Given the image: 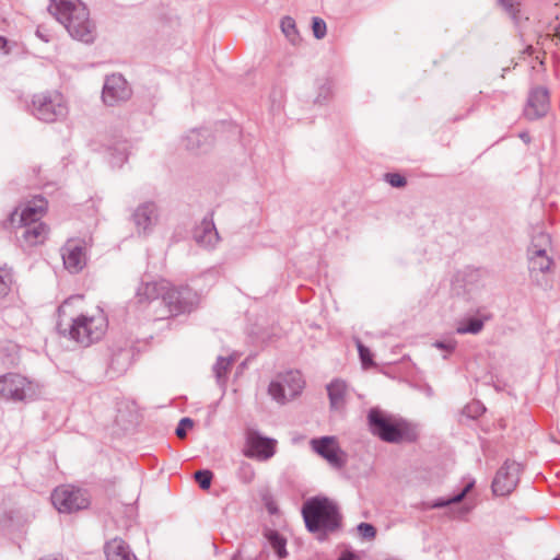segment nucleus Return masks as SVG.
<instances>
[{
  "label": "nucleus",
  "instance_id": "nucleus-1",
  "mask_svg": "<svg viewBox=\"0 0 560 560\" xmlns=\"http://www.w3.org/2000/svg\"><path fill=\"white\" fill-rule=\"evenodd\" d=\"M48 11L66 27L72 38L84 44H92L95 40L96 26L81 0H52Z\"/></svg>",
  "mask_w": 560,
  "mask_h": 560
},
{
  "label": "nucleus",
  "instance_id": "nucleus-2",
  "mask_svg": "<svg viewBox=\"0 0 560 560\" xmlns=\"http://www.w3.org/2000/svg\"><path fill=\"white\" fill-rule=\"evenodd\" d=\"M46 208L47 201L36 197L21 211L15 209L8 219L10 226L23 229L22 238L30 246L42 244L47 237L48 228L40 222Z\"/></svg>",
  "mask_w": 560,
  "mask_h": 560
},
{
  "label": "nucleus",
  "instance_id": "nucleus-3",
  "mask_svg": "<svg viewBox=\"0 0 560 560\" xmlns=\"http://www.w3.org/2000/svg\"><path fill=\"white\" fill-rule=\"evenodd\" d=\"M302 515L311 533L327 534L340 527L338 506L325 497L308 499L302 506Z\"/></svg>",
  "mask_w": 560,
  "mask_h": 560
},
{
  "label": "nucleus",
  "instance_id": "nucleus-4",
  "mask_svg": "<svg viewBox=\"0 0 560 560\" xmlns=\"http://www.w3.org/2000/svg\"><path fill=\"white\" fill-rule=\"evenodd\" d=\"M106 328L107 319L102 312L93 316L79 315L71 318L69 323L63 324L62 320H59L57 324L60 335L85 347L100 340Z\"/></svg>",
  "mask_w": 560,
  "mask_h": 560
},
{
  "label": "nucleus",
  "instance_id": "nucleus-5",
  "mask_svg": "<svg viewBox=\"0 0 560 560\" xmlns=\"http://www.w3.org/2000/svg\"><path fill=\"white\" fill-rule=\"evenodd\" d=\"M368 422L372 434L384 442H412L417 438L415 430L406 421L386 415L377 408L369 411Z\"/></svg>",
  "mask_w": 560,
  "mask_h": 560
},
{
  "label": "nucleus",
  "instance_id": "nucleus-6",
  "mask_svg": "<svg viewBox=\"0 0 560 560\" xmlns=\"http://www.w3.org/2000/svg\"><path fill=\"white\" fill-rule=\"evenodd\" d=\"M31 113L40 121L55 122L67 116L68 106L61 93L43 92L33 96Z\"/></svg>",
  "mask_w": 560,
  "mask_h": 560
},
{
  "label": "nucleus",
  "instance_id": "nucleus-7",
  "mask_svg": "<svg viewBox=\"0 0 560 560\" xmlns=\"http://www.w3.org/2000/svg\"><path fill=\"white\" fill-rule=\"evenodd\" d=\"M198 301L197 293L189 287L171 288L163 294L164 311L156 317L163 319L170 316H177L189 313Z\"/></svg>",
  "mask_w": 560,
  "mask_h": 560
},
{
  "label": "nucleus",
  "instance_id": "nucleus-8",
  "mask_svg": "<svg viewBox=\"0 0 560 560\" xmlns=\"http://www.w3.org/2000/svg\"><path fill=\"white\" fill-rule=\"evenodd\" d=\"M304 385L305 382L299 371H289L270 382L268 394L277 402L285 404L300 395Z\"/></svg>",
  "mask_w": 560,
  "mask_h": 560
},
{
  "label": "nucleus",
  "instance_id": "nucleus-9",
  "mask_svg": "<svg viewBox=\"0 0 560 560\" xmlns=\"http://www.w3.org/2000/svg\"><path fill=\"white\" fill-rule=\"evenodd\" d=\"M34 396L32 383L16 373L0 376V397L12 401H24Z\"/></svg>",
  "mask_w": 560,
  "mask_h": 560
},
{
  "label": "nucleus",
  "instance_id": "nucleus-10",
  "mask_svg": "<svg viewBox=\"0 0 560 560\" xmlns=\"http://www.w3.org/2000/svg\"><path fill=\"white\" fill-rule=\"evenodd\" d=\"M54 506L61 513H72L86 509L89 500L80 489L63 486L51 493Z\"/></svg>",
  "mask_w": 560,
  "mask_h": 560
},
{
  "label": "nucleus",
  "instance_id": "nucleus-11",
  "mask_svg": "<svg viewBox=\"0 0 560 560\" xmlns=\"http://www.w3.org/2000/svg\"><path fill=\"white\" fill-rule=\"evenodd\" d=\"M277 441L275 439L262 436L256 430L246 432V446L243 454L248 458L258 460H268L276 453Z\"/></svg>",
  "mask_w": 560,
  "mask_h": 560
},
{
  "label": "nucleus",
  "instance_id": "nucleus-12",
  "mask_svg": "<svg viewBox=\"0 0 560 560\" xmlns=\"http://www.w3.org/2000/svg\"><path fill=\"white\" fill-rule=\"evenodd\" d=\"M132 91L121 74L107 75L103 85L102 100L107 106L119 105L131 97Z\"/></svg>",
  "mask_w": 560,
  "mask_h": 560
},
{
  "label": "nucleus",
  "instance_id": "nucleus-13",
  "mask_svg": "<svg viewBox=\"0 0 560 560\" xmlns=\"http://www.w3.org/2000/svg\"><path fill=\"white\" fill-rule=\"evenodd\" d=\"M311 446L315 453L325 458L335 469H341L347 463L346 453L339 447L335 436L313 439Z\"/></svg>",
  "mask_w": 560,
  "mask_h": 560
},
{
  "label": "nucleus",
  "instance_id": "nucleus-14",
  "mask_svg": "<svg viewBox=\"0 0 560 560\" xmlns=\"http://www.w3.org/2000/svg\"><path fill=\"white\" fill-rule=\"evenodd\" d=\"M521 469L518 463L506 460L492 481L493 493L497 495L510 494L517 486Z\"/></svg>",
  "mask_w": 560,
  "mask_h": 560
},
{
  "label": "nucleus",
  "instance_id": "nucleus-15",
  "mask_svg": "<svg viewBox=\"0 0 560 560\" xmlns=\"http://www.w3.org/2000/svg\"><path fill=\"white\" fill-rule=\"evenodd\" d=\"M65 268L71 273L80 272L86 265L85 247L75 240H68L60 248Z\"/></svg>",
  "mask_w": 560,
  "mask_h": 560
},
{
  "label": "nucleus",
  "instance_id": "nucleus-16",
  "mask_svg": "<svg viewBox=\"0 0 560 560\" xmlns=\"http://www.w3.org/2000/svg\"><path fill=\"white\" fill-rule=\"evenodd\" d=\"M549 108V91L544 86L532 89L524 108V116L529 120H536L546 116Z\"/></svg>",
  "mask_w": 560,
  "mask_h": 560
},
{
  "label": "nucleus",
  "instance_id": "nucleus-17",
  "mask_svg": "<svg viewBox=\"0 0 560 560\" xmlns=\"http://www.w3.org/2000/svg\"><path fill=\"white\" fill-rule=\"evenodd\" d=\"M158 218V207L154 202L148 201L139 205L132 213V222L138 234H149L156 224Z\"/></svg>",
  "mask_w": 560,
  "mask_h": 560
},
{
  "label": "nucleus",
  "instance_id": "nucleus-18",
  "mask_svg": "<svg viewBox=\"0 0 560 560\" xmlns=\"http://www.w3.org/2000/svg\"><path fill=\"white\" fill-rule=\"evenodd\" d=\"M212 142L213 138L208 129H191L183 138L185 149L195 153L207 152Z\"/></svg>",
  "mask_w": 560,
  "mask_h": 560
},
{
  "label": "nucleus",
  "instance_id": "nucleus-19",
  "mask_svg": "<svg viewBox=\"0 0 560 560\" xmlns=\"http://www.w3.org/2000/svg\"><path fill=\"white\" fill-rule=\"evenodd\" d=\"M192 236L195 242L205 248H213L220 241L219 233L211 218H205L194 229Z\"/></svg>",
  "mask_w": 560,
  "mask_h": 560
},
{
  "label": "nucleus",
  "instance_id": "nucleus-20",
  "mask_svg": "<svg viewBox=\"0 0 560 560\" xmlns=\"http://www.w3.org/2000/svg\"><path fill=\"white\" fill-rule=\"evenodd\" d=\"M167 289L168 283L166 281L148 282L139 288L137 295L140 302L148 300L151 304L162 305L163 294Z\"/></svg>",
  "mask_w": 560,
  "mask_h": 560
},
{
  "label": "nucleus",
  "instance_id": "nucleus-21",
  "mask_svg": "<svg viewBox=\"0 0 560 560\" xmlns=\"http://www.w3.org/2000/svg\"><path fill=\"white\" fill-rule=\"evenodd\" d=\"M107 560H137L129 545L121 538H114L104 546Z\"/></svg>",
  "mask_w": 560,
  "mask_h": 560
},
{
  "label": "nucleus",
  "instance_id": "nucleus-22",
  "mask_svg": "<svg viewBox=\"0 0 560 560\" xmlns=\"http://www.w3.org/2000/svg\"><path fill=\"white\" fill-rule=\"evenodd\" d=\"M528 261L529 272L534 280H537L539 275L548 272L553 264L552 259L547 255V252L528 253Z\"/></svg>",
  "mask_w": 560,
  "mask_h": 560
},
{
  "label": "nucleus",
  "instance_id": "nucleus-23",
  "mask_svg": "<svg viewBox=\"0 0 560 560\" xmlns=\"http://www.w3.org/2000/svg\"><path fill=\"white\" fill-rule=\"evenodd\" d=\"M233 363L234 359L232 357H218L217 362L212 368L217 384L223 390L226 386L228 374L230 373Z\"/></svg>",
  "mask_w": 560,
  "mask_h": 560
},
{
  "label": "nucleus",
  "instance_id": "nucleus-24",
  "mask_svg": "<svg viewBox=\"0 0 560 560\" xmlns=\"http://www.w3.org/2000/svg\"><path fill=\"white\" fill-rule=\"evenodd\" d=\"M346 389V383L340 380H335L327 385L328 397L332 408L337 409L343 405Z\"/></svg>",
  "mask_w": 560,
  "mask_h": 560
},
{
  "label": "nucleus",
  "instance_id": "nucleus-25",
  "mask_svg": "<svg viewBox=\"0 0 560 560\" xmlns=\"http://www.w3.org/2000/svg\"><path fill=\"white\" fill-rule=\"evenodd\" d=\"M474 487H475V479H470L457 494H455L451 498H447V499H443V498L436 499L431 503L430 508L431 509H442V508H446L451 504L459 503L472 490Z\"/></svg>",
  "mask_w": 560,
  "mask_h": 560
},
{
  "label": "nucleus",
  "instance_id": "nucleus-26",
  "mask_svg": "<svg viewBox=\"0 0 560 560\" xmlns=\"http://www.w3.org/2000/svg\"><path fill=\"white\" fill-rule=\"evenodd\" d=\"M110 164L114 167H120L128 159V147L125 141H117L108 145Z\"/></svg>",
  "mask_w": 560,
  "mask_h": 560
},
{
  "label": "nucleus",
  "instance_id": "nucleus-27",
  "mask_svg": "<svg viewBox=\"0 0 560 560\" xmlns=\"http://www.w3.org/2000/svg\"><path fill=\"white\" fill-rule=\"evenodd\" d=\"M485 326V320L479 317H468L462 319L457 327H456V334L458 335H477L479 334Z\"/></svg>",
  "mask_w": 560,
  "mask_h": 560
},
{
  "label": "nucleus",
  "instance_id": "nucleus-28",
  "mask_svg": "<svg viewBox=\"0 0 560 560\" xmlns=\"http://www.w3.org/2000/svg\"><path fill=\"white\" fill-rule=\"evenodd\" d=\"M317 94L314 104L324 105L332 96V83L328 78H320L316 81Z\"/></svg>",
  "mask_w": 560,
  "mask_h": 560
},
{
  "label": "nucleus",
  "instance_id": "nucleus-29",
  "mask_svg": "<svg viewBox=\"0 0 560 560\" xmlns=\"http://www.w3.org/2000/svg\"><path fill=\"white\" fill-rule=\"evenodd\" d=\"M551 246L550 235L546 232L539 231L533 235L528 253H542Z\"/></svg>",
  "mask_w": 560,
  "mask_h": 560
},
{
  "label": "nucleus",
  "instance_id": "nucleus-30",
  "mask_svg": "<svg viewBox=\"0 0 560 560\" xmlns=\"http://www.w3.org/2000/svg\"><path fill=\"white\" fill-rule=\"evenodd\" d=\"M281 31L284 36L293 44L300 42L299 32L296 30L295 21L291 16H284L281 20Z\"/></svg>",
  "mask_w": 560,
  "mask_h": 560
},
{
  "label": "nucleus",
  "instance_id": "nucleus-31",
  "mask_svg": "<svg viewBox=\"0 0 560 560\" xmlns=\"http://www.w3.org/2000/svg\"><path fill=\"white\" fill-rule=\"evenodd\" d=\"M266 536L278 557H287L285 539L276 530H269Z\"/></svg>",
  "mask_w": 560,
  "mask_h": 560
},
{
  "label": "nucleus",
  "instance_id": "nucleus-32",
  "mask_svg": "<svg viewBox=\"0 0 560 560\" xmlns=\"http://www.w3.org/2000/svg\"><path fill=\"white\" fill-rule=\"evenodd\" d=\"M194 478L202 490H208L211 486L213 474L208 469H201L194 474Z\"/></svg>",
  "mask_w": 560,
  "mask_h": 560
},
{
  "label": "nucleus",
  "instance_id": "nucleus-33",
  "mask_svg": "<svg viewBox=\"0 0 560 560\" xmlns=\"http://www.w3.org/2000/svg\"><path fill=\"white\" fill-rule=\"evenodd\" d=\"M237 475H238V478L244 483H250L254 480L255 470H254L253 466L249 463L242 462L240 467H238Z\"/></svg>",
  "mask_w": 560,
  "mask_h": 560
},
{
  "label": "nucleus",
  "instance_id": "nucleus-34",
  "mask_svg": "<svg viewBox=\"0 0 560 560\" xmlns=\"http://www.w3.org/2000/svg\"><path fill=\"white\" fill-rule=\"evenodd\" d=\"M499 5L514 20L517 19L520 12L518 0H497Z\"/></svg>",
  "mask_w": 560,
  "mask_h": 560
},
{
  "label": "nucleus",
  "instance_id": "nucleus-35",
  "mask_svg": "<svg viewBox=\"0 0 560 560\" xmlns=\"http://www.w3.org/2000/svg\"><path fill=\"white\" fill-rule=\"evenodd\" d=\"M312 30H313V34H314L315 38H317V39L324 38L326 35V31H327L325 21L320 18H313Z\"/></svg>",
  "mask_w": 560,
  "mask_h": 560
},
{
  "label": "nucleus",
  "instance_id": "nucleus-36",
  "mask_svg": "<svg viewBox=\"0 0 560 560\" xmlns=\"http://www.w3.org/2000/svg\"><path fill=\"white\" fill-rule=\"evenodd\" d=\"M357 529L359 535L366 540H372L376 536V528L370 523H360Z\"/></svg>",
  "mask_w": 560,
  "mask_h": 560
},
{
  "label": "nucleus",
  "instance_id": "nucleus-37",
  "mask_svg": "<svg viewBox=\"0 0 560 560\" xmlns=\"http://www.w3.org/2000/svg\"><path fill=\"white\" fill-rule=\"evenodd\" d=\"M385 179L390 186L396 188H401L407 184L406 178L398 173H387Z\"/></svg>",
  "mask_w": 560,
  "mask_h": 560
},
{
  "label": "nucleus",
  "instance_id": "nucleus-38",
  "mask_svg": "<svg viewBox=\"0 0 560 560\" xmlns=\"http://www.w3.org/2000/svg\"><path fill=\"white\" fill-rule=\"evenodd\" d=\"M194 425V421L190 418L180 419L175 433L179 439H184L187 435V430L191 429Z\"/></svg>",
  "mask_w": 560,
  "mask_h": 560
},
{
  "label": "nucleus",
  "instance_id": "nucleus-39",
  "mask_svg": "<svg viewBox=\"0 0 560 560\" xmlns=\"http://www.w3.org/2000/svg\"><path fill=\"white\" fill-rule=\"evenodd\" d=\"M357 348L359 352L360 360L363 365L372 364L371 352L368 347H365L360 340L357 341Z\"/></svg>",
  "mask_w": 560,
  "mask_h": 560
},
{
  "label": "nucleus",
  "instance_id": "nucleus-40",
  "mask_svg": "<svg viewBox=\"0 0 560 560\" xmlns=\"http://www.w3.org/2000/svg\"><path fill=\"white\" fill-rule=\"evenodd\" d=\"M456 340L454 339H447V340H438L432 346L435 347L439 350H443L446 352H453L456 348Z\"/></svg>",
  "mask_w": 560,
  "mask_h": 560
},
{
  "label": "nucleus",
  "instance_id": "nucleus-41",
  "mask_svg": "<svg viewBox=\"0 0 560 560\" xmlns=\"http://www.w3.org/2000/svg\"><path fill=\"white\" fill-rule=\"evenodd\" d=\"M8 275L3 269H0V298L4 296L9 292Z\"/></svg>",
  "mask_w": 560,
  "mask_h": 560
},
{
  "label": "nucleus",
  "instance_id": "nucleus-42",
  "mask_svg": "<svg viewBox=\"0 0 560 560\" xmlns=\"http://www.w3.org/2000/svg\"><path fill=\"white\" fill-rule=\"evenodd\" d=\"M483 411H485V408L482 406H480L479 402L468 405L465 409V412L467 413V416L472 417V418L477 417L478 415L482 413Z\"/></svg>",
  "mask_w": 560,
  "mask_h": 560
},
{
  "label": "nucleus",
  "instance_id": "nucleus-43",
  "mask_svg": "<svg viewBox=\"0 0 560 560\" xmlns=\"http://www.w3.org/2000/svg\"><path fill=\"white\" fill-rule=\"evenodd\" d=\"M355 555L351 551H345L340 555L338 560H355Z\"/></svg>",
  "mask_w": 560,
  "mask_h": 560
},
{
  "label": "nucleus",
  "instance_id": "nucleus-44",
  "mask_svg": "<svg viewBox=\"0 0 560 560\" xmlns=\"http://www.w3.org/2000/svg\"><path fill=\"white\" fill-rule=\"evenodd\" d=\"M265 504L270 514H276L278 512V509L272 501L266 500Z\"/></svg>",
  "mask_w": 560,
  "mask_h": 560
},
{
  "label": "nucleus",
  "instance_id": "nucleus-45",
  "mask_svg": "<svg viewBox=\"0 0 560 560\" xmlns=\"http://www.w3.org/2000/svg\"><path fill=\"white\" fill-rule=\"evenodd\" d=\"M8 39L4 36H0V50H3L5 54L9 51L7 50Z\"/></svg>",
  "mask_w": 560,
  "mask_h": 560
},
{
  "label": "nucleus",
  "instance_id": "nucleus-46",
  "mask_svg": "<svg viewBox=\"0 0 560 560\" xmlns=\"http://www.w3.org/2000/svg\"><path fill=\"white\" fill-rule=\"evenodd\" d=\"M67 305H68V301H66L62 305L59 306V308H58L59 316H61L62 314L66 313Z\"/></svg>",
  "mask_w": 560,
  "mask_h": 560
},
{
  "label": "nucleus",
  "instance_id": "nucleus-47",
  "mask_svg": "<svg viewBox=\"0 0 560 560\" xmlns=\"http://www.w3.org/2000/svg\"><path fill=\"white\" fill-rule=\"evenodd\" d=\"M36 34H37V36H38V37H40L43 40L48 42V38H46V37L43 35V33H40V31H39V30H37V31H36Z\"/></svg>",
  "mask_w": 560,
  "mask_h": 560
},
{
  "label": "nucleus",
  "instance_id": "nucleus-48",
  "mask_svg": "<svg viewBox=\"0 0 560 560\" xmlns=\"http://www.w3.org/2000/svg\"><path fill=\"white\" fill-rule=\"evenodd\" d=\"M468 511H469V510H468V509H466V508H460V510H459V512H460V514H462V515H464V514L468 513Z\"/></svg>",
  "mask_w": 560,
  "mask_h": 560
},
{
  "label": "nucleus",
  "instance_id": "nucleus-49",
  "mask_svg": "<svg viewBox=\"0 0 560 560\" xmlns=\"http://www.w3.org/2000/svg\"><path fill=\"white\" fill-rule=\"evenodd\" d=\"M521 138H522L523 140H526V141L528 140V136H527L526 133H522V135H521Z\"/></svg>",
  "mask_w": 560,
  "mask_h": 560
}]
</instances>
